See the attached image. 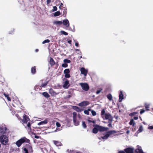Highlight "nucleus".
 Listing matches in <instances>:
<instances>
[{"label": "nucleus", "mask_w": 153, "mask_h": 153, "mask_svg": "<svg viewBox=\"0 0 153 153\" xmlns=\"http://www.w3.org/2000/svg\"><path fill=\"white\" fill-rule=\"evenodd\" d=\"M143 124H146V123H145V122H143Z\"/></svg>", "instance_id": "nucleus-64"}, {"label": "nucleus", "mask_w": 153, "mask_h": 153, "mask_svg": "<svg viewBox=\"0 0 153 153\" xmlns=\"http://www.w3.org/2000/svg\"><path fill=\"white\" fill-rule=\"evenodd\" d=\"M101 90H98L96 92V94H99L101 92Z\"/></svg>", "instance_id": "nucleus-50"}, {"label": "nucleus", "mask_w": 153, "mask_h": 153, "mask_svg": "<svg viewBox=\"0 0 153 153\" xmlns=\"http://www.w3.org/2000/svg\"><path fill=\"white\" fill-rule=\"evenodd\" d=\"M49 93L52 96H54L56 95L57 94L52 89H50L49 90Z\"/></svg>", "instance_id": "nucleus-15"}, {"label": "nucleus", "mask_w": 153, "mask_h": 153, "mask_svg": "<svg viewBox=\"0 0 153 153\" xmlns=\"http://www.w3.org/2000/svg\"><path fill=\"white\" fill-rule=\"evenodd\" d=\"M137 114V113L136 112H134V113H131V114H130L129 115L130 116H134V115H135L136 114Z\"/></svg>", "instance_id": "nucleus-44"}, {"label": "nucleus", "mask_w": 153, "mask_h": 153, "mask_svg": "<svg viewBox=\"0 0 153 153\" xmlns=\"http://www.w3.org/2000/svg\"><path fill=\"white\" fill-rule=\"evenodd\" d=\"M78 117L80 118V117H81V116H80V114H78Z\"/></svg>", "instance_id": "nucleus-60"}, {"label": "nucleus", "mask_w": 153, "mask_h": 153, "mask_svg": "<svg viewBox=\"0 0 153 153\" xmlns=\"http://www.w3.org/2000/svg\"><path fill=\"white\" fill-rule=\"evenodd\" d=\"M0 140L2 144L5 145L7 144L8 140L7 136L2 135L0 137Z\"/></svg>", "instance_id": "nucleus-3"}, {"label": "nucleus", "mask_w": 153, "mask_h": 153, "mask_svg": "<svg viewBox=\"0 0 153 153\" xmlns=\"http://www.w3.org/2000/svg\"><path fill=\"white\" fill-rule=\"evenodd\" d=\"M73 121L75 122L76 121V117L77 116V113L76 112H74L73 113Z\"/></svg>", "instance_id": "nucleus-21"}, {"label": "nucleus", "mask_w": 153, "mask_h": 153, "mask_svg": "<svg viewBox=\"0 0 153 153\" xmlns=\"http://www.w3.org/2000/svg\"><path fill=\"white\" fill-rule=\"evenodd\" d=\"M30 126L31 125L30 123H28L27 125V126H26V128H27V129L30 131L31 128H30Z\"/></svg>", "instance_id": "nucleus-23"}, {"label": "nucleus", "mask_w": 153, "mask_h": 153, "mask_svg": "<svg viewBox=\"0 0 153 153\" xmlns=\"http://www.w3.org/2000/svg\"><path fill=\"white\" fill-rule=\"evenodd\" d=\"M67 42L68 43L70 44H71V41L70 40H68V39L67 40Z\"/></svg>", "instance_id": "nucleus-48"}, {"label": "nucleus", "mask_w": 153, "mask_h": 153, "mask_svg": "<svg viewBox=\"0 0 153 153\" xmlns=\"http://www.w3.org/2000/svg\"><path fill=\"white\" fill-rule=\"evenodd\" d=\"M135 153H144L141 147L139 146H137V148L135 150Z\"/></svg>", "instance_id": "nucleus-9"}, {"label": "nucleus", "mask_w": 153, "mask_h": 153, "mask_svg": "<svg viewBox=\"0 0 153 153\" xmlns=\"http://www.w3.org/2000/svg\"><path fill=\"white\" fill-rule=\"evenodd\" d=\"M80 71L82 74L84 75V76H87L88 72V70L85 69L84 68L82 67L80 69Z\"/></svg>", "instance_id": "nucleus-7"}, {"label": "nucleus", "mask_w": 153, "mask_h": 153, "mask_svg": "<svg viewBox=\"0 0 153 153\" xmlns=\"http://www.w3.org/2000/svg\"><path fill=\"white\" fill-rule=\"evenodd\" d=\"M107 98L110 100H112V96L111 94H109L107 96Z\"/></svg>", "instance_id": "nucleus-33"}, {"label": "nucleus", "mask_w": 153, "mask_h": 153, "mask_svg": "<svg viewBox=\"0 0 153 153\" xmlns=\"http://www.w3.org/2000/svg\"><path fill=\"white\" fill-rule=\"evenodd\" d=\"M72 108L78 112H81L82 110L80 109L78 107L73 106H72Z\"/></svg>", "instance_id": "nucleus-16"}, {"label": "nucleus", "mask_w": 153, "mask_h": 153, "mask_svg": "<svg viewBox=\"0 0 153 153\" xmlns=\"http://www.w3.org/2000/svg\"><path fill=\"white\" fill-rule=\"evenodd\" d=\"M60 33L62 34H64L65 35H67L68 34V33L67 32H65L63 30H61L60 31Z\"/></svg>", "instance_id": "nucleus-34"}, {"label": "nucleus", "mask_w": 153, "mask_h": 153, "mask_svg": "<svg viewBox=\"0 0 153 153\" xmlns=\"http://www.w3.org/2000/svg\"><path fill=\"white\" fill-rule=\"evenodd\" d=\"M63 62L64 63H70L71 62V61L70 60L65 59H64Z\"/></svg>", "instance_id": "nucleus-30"}, {"label": "nucleus", "mask_w": 153, "mask_h": 153, "mask_svg": "<svg viewBox=\"0 0 153 153\" xmlns=\"http://www.w3.org/2000/svg\"><path fill=\"white\" fill-rule=\"evenodd\" d=\"M97 127L98 131H107L108 129V128L107 127H103L98 125H97Z\"/></svg>", "instance_id": "nucleus-8"}, {"label": "nucleus", "mask_w": 153, "mask_h": 153, "mask_svg": "<svg viewBox=\"0 0 153 153\" xmlns=\"http://www.w3.org/2000/svg\"><path fill=\"white\" fill-rule=\"evenodd\" d=\"M24 150L25 151L26 153H27V150L26 148H25Z\"/></svg>", "instance_id": "nucleus-53"}, {"label": "nucleus", "mask_w": 153, "mask_h": 153, "mask_svg": "<svg viewBox=\"0 0 153 153\" xmlns=\"http://www.w3.org/2000/svg\"><path fill=\"white\" fill-rule=\"evenodd\" d=\"M91 114L93 116H94L96 115V112L94 110H91Z\"/></svg>", "instance_id": "nucleus-37"}, {"label": "nucleus", "mask_w": 153, "mask_h": 153, "mask_svg": "<svg viewBox=\"0 0 153 153\" xmlns=\"http://www.w3.org/2000/svg\"><path fill=\"white\" fill-rule=\"evenodd\" d=\"M74 123L75 125L76 126H78L79 124V122L78 121H77L76 119V121H75V122H74Z\"/></svg>", "instance_id": "nucleus-42"}, {"label": "nucleus", "mask_w": 153, "mask_h": 153, "mask_svg": "<svg viewBox=\"0 0 153 153\" xmlns=\"http://www.w3.org/2000/svg\"><path fill=\"white\" fill-rule=\"evenodd\" d=\"M47 84H48L47 82H44V83H43V84H42L40 85V87H45V86L47 85Z\"/></svg>", "instance_id": "nucleus-31"}, {"label": "nucleus", "mask_w": 153, "mask_h": 153, "mask_svg": "<svg viewBox=\"0 0 153 153\" xmlns=\"http://www.w3.org/2000/svg\"><path fill=\"white\" fill-rule=\"evenodd\" d=\"M143 130V128L142 126H140L138 130V133H140Z\"/></svg>", "instance_id": "nucleus-25"}, {"label": "nucleus", "mask_w": 153, "mask_h": 153, "mask_svg": "<svg viewBox=\"0 0 153 153\" xmlns=\"http://www.w3.org/2000/svg\"><path fill=\"white\" fill-rule=\"evenodd\" d=\"M42 95L45 97L48 98L50 96L46 92H44L42 94Z\"/></svg>", "instance_id": "nucleus-24"}, {"label": "nucleus", "mask_w": 153, "mask_h": 153, "mask_svg": "<svg viewBox=\"0 0 153 153\" xmlns=\"http://www.w3.org/2000/svg\"><path fill=\"white\" fill-rule=\"evenodd\" d=\"M60 130H61V129H60L59 128H57L56 129L55 131L54 132H56V131H59Z\"/></svg>", "instance_id": "nucleus-49"}, {"label": "nucleus", "mask_w": 153, "mask_h": 153, "mask_svg": "<svg viewBox=\"0 0 153 153\" xmlns=\"http://www.w3.org/2000/svg\"><path fill=\"white\" fill-rule=\"evenodd\" d=\"M68 66V65L67 64L64 63L62 65V66L64 68H66Z\"/></svg>", "instance_id": "nucleus-38"}, {"label": "nucleus", "mask_w": 153, "mask_h": 153, "mask_svg": "<svg viewBox=\"0 0 153 153\" xmlns=\"http://www.w3.org/2000/svg\"><path fill=\"white\" fill-rule=\"evenodd\" d=\"M60 13L59 11H57L55 12L54 13V16H58L60 15Z\"/></svg>", "instance_id": "nucleus-28"}, {"label": "nucleus", "mask_w": 153, "mask_h": 153, "mask_svg": "<svg viewBox=\"0 0 153 153\" xmlns=\"http://www.w3.org/2000/svg\"><path fill=\"white\" fill-rule=\"evenodd\" d=\"M65 77L66 78H69L70 77V76L69 74H65Z\"/></svg>", "instance_id": "nucleus-39"}, {"label": "nucleus", "mask_w": 153, "mask_h": 153, "mask_svg": "<svg viewBox=\"0 0 153 153\" xmlns=\"http://www.w3.org/2000/svg\"><path fill=\"white\" fill-rule=\"evenodd\" d=\"M82 125L84 128H85L86 127V125L84 122H82Z\"/></svg>", "instance_id": "nucleus-41"}, {"label": "nucleus", "mask_w": 153, "mask_h": 153, "mask_svg": "<svg viewBox=\"0 0 153 153\" xmlns=\"http://www.w3.org/2000/svg\"><path fill=\"white\" fill-rule=\"evenodd\" d=\"M29 120V119L27 117L26 115H24L23 116V119L22 120V122L24 123H26L27 121Z\"/></svg>", "instance_id": "nucleus-13"}, {"label": "nucleus", "mask_w": 153, "mask_h": 153, "mask_svg": "<svg viewBox=\"0 0 153 153\" xmlns=\"http://www.w3.org/2000/svg\"><path fill=\"white\" fill-rule=\"evenodd\" d=\"M30 142V141L29 139L25 137H23L17 141L16 143V144L18 147H19L24 143L26 142L29 143Z\"/></svg>", "instance_id": "nucleus-2"}, {"label": "nucleus", "mask_w": 153, "mask_h": 153, "mask_svg": "<svg viewBox=\"0 0 153 153\" xmlns=\"http://www.w3.org/2000/svg\"><path fill=\"white\" fill-rule=\"evenodd\" d=\"M35 137L36 138H37V139H38L39 138V136H35Z\"/></svg>", "instance_id": "nucleus-57"}, {"label": "nucleus", "mask_w": 153, "mask_h": 153, "mask_svg": "<svg viewBox=\"0 0 153 153\" xmlns=\"http://www.w3.org/2000/svg\"><path fill=\"white\" fill-rule=\"evenodd\" d=\"M31 148H32L31 147V146H30V151H31V152H32V149H31Z\"/></svg>", "instance_id": "nucleus-61"}, {"label": "nucleus", "mask_w": 153, "mask_h": 153, "mask_svg": "<svg viewBox=\"0 0 153 153\" xmlns=\"http://www.w3.org/2000/svg\"><path fill=\"white\" fill-rule=\"evenodd\" d=\"M57 7L56 6H55L53 7V9L52 10V12H54L57 10Z\"/></svg>", "instance_id": "nucleus-36"}, {"label": "nucleus", "mask_w": 153, "mask_h": 153, "mask_svg": "<svg viewBox=\"0 0 153 153\" xmlns=\"http://www.w3.org/2000/svg\"><path fill=\"white\" fill-rule=\"evenodd\" d=\"M70 73V70L68 69H66L64 71V74H69Z\"/></svg>", "instance_id": "nucleus-29"}, {"label": "nucleus", "mask_w": 153, "mask_h": 153, "mask_svg": "<svg viewBox=\"0 0 153 153\" xmlns=\"http://www.w3.org/2000/svg\"><path fill=\"white\" fill-rule=\"evenodd\" d=\"M51 0H47V4H49L51 2Z\"/></svg>", "instance_id": "nucleus-46"}, {"label": "nucleus", "mask_w": 153, "mask_h": 153, "mask_svg": "<svg viewBox=\"0 0 153 153\" xmlns=\"http://www.w3.org/2000/svg\"><path fill=\"white\" fill-rule=\"evenodd\" d=\"M53 23L56 25H59L62 24V21H57L54 22Z\"/></svg>", "instance_id": "nucleus-18"}, {"label": "nucleus", "mask_w": 153, "mask_h": 153, "mask_svg": "<svg viewBox=\"0 0 153 153\" xmlns=\"http://www.w3.org/2000/svg\"><path fill=\"white\" fill-rule=\"evenodd\" d=\"M4 95L7 98L8 96V95L6 94H4Z\"/></svg>", "instance_id": "nucleus-56"}, {"label": "nucleus", "mask_w": 153, "mask_h": 153, "mask_svg": "<svg viewBox=\"0 0 153 153\" xmlns=\"http://www.w3.org/2000/svg\"><path fill=\"white\" fill-rule=\"evenodd\" d=\"M89 104V102L88 101H83L78 104L80 106L82 107L86 106Z\"/></svg>", "instance_id": "nucleus-11"}, {"label": "nucleus", "mask_w": 153, "mask_h": 153, "mask_svg": "<svg viewBox=\"0 0 153 153\" xmlns=\"http://www.w3.org/2000/svg\"><path fill=\"white\" fill-rule=\"evenodd\" d=\"M148 129H153V126H149L148 127Z\"/></svg>", "instance_id": "nucleus-47"}, {"label": "nucleus", "mask_w": 153, "mask_h": 153, "mask_svg": "<svg viewBox=\"0 0 153 153\" xmlns=\"http://www.w3.org/2000/svg\"><path fill=\"white\" fill-rule=\"evenodd\" d=\"M115 133L114 131H111L107 132V134L103 137H102V138L103 139H106L109 137V136L112 134Z\"/></svg>", "instance_id": "nucleus-6"}, {"label": "nucleus", "mask_w": 153, "mask_h": 153, "mask_svg": "<svg viewBox=\"0 0 153 153\" xmlns=\"http://www.w3.org/2000/svg\"><path fill=\"white\" fill-rule=\"evenodd\" d=\"M50 58L49 63L51 66H53L55 64V62L53 58L51 57Z\"/></svg>", "instance_id": "nucleus-19"}, {"label": "nucleus", "mask_w": 153, "mask_h": 153, "mask_svg": "<svg viewBox=\"0 0 153 153\" xmlns=\"http://www.w3.org/2000/svg\"><path fill=\"white\" fill-rule=\"evenodd\" d=\"M63 5V4L62 3H61V4H60V6L59 7V8L60 9H62L61 7Z\"/></svg>", "instance_id": "nucleus-51"}, {"label": "nucleus", "mask_w": 153, "mask_h": 153, "mask_svg": "<svg viewBox=\"0 0 153 153\" xmlns=\"http://www.w3.org/2000/svg\"><path fill=\"white\" fill-rule=\"evenodd\" d=\"M119 153H125L124 152L120 151L119 152Z\"/></svg>", "instance_id": "nucleus-59"}, {"label": "nucleus", "mask_w": 153, "mask_h": 153, "mask_svg": "<svg viewBox=\"0 0 153 153\" xmlns=\"http://www.w3.org/2000/svg\"><path fill=\"white\" fill-rule=\"evenodd\" d=\"M81 86L82 89L85 91H87L88 90L89 88V87L88 85L86 83H80L79 84Z\"/></svg>", "instance_id": "nucleus-5"}, {"label": "nucleus", "mask_w": 153, "mask_h": 153, "mask_svg": "<svg viewBox=\"0 0 153 153\" xmlns=\"http://www.w3.org/2000/svg\"><path fill=\"white\" fill-rule=\"evenodd\" d=\"M7 100L9 101H11V99H10V97H9L8 96L7 97Z\"/></svg>", "instance_id": "nucleus-52"}, {"label": "nucleus", "mask_w": 153, "mask_h": 153, "mask_svg": "<svg viewBox=\"0 0 153 153\" xmlns=\"http://www.w3.org/2000/svg\"><path fill=\"white\" fill-rule=\"evenodd\" d=\"M123 92L122 91H121L120 92L119 95V101L120 102H121L122 101V100L123 99Z\"/></svg>", "instance_id": "nucleus-14"}, {"label": "nucleus", "mask_w": 153, "mask_h": 153, "mask_svg": "<svg viewBox=\"0 0 153 153\" xmlns=\"http://www.w3.org/2000/svg\"><path fill=\"white\" fill-rule=\"evenodd\" d=\"M75 50L76 51H79V50L78 49H76Z\"/></svg>", "instance_id": "nucleus-62"}, {"label": "nucleus", "mask_w": 153, "mask_h": 153, "mask_svg": "<svg viewBox=\"0 0 153 153\" xmlns=\"http://www.w3.org/2000/svg\"><path fill=\"white\" fill-rule=\"evenodd\" d=\"M62 22L64 25L65 26V27H69L70 25L69 22V21L68 19H64L63 20Z\"/></svg>", "instance_id": "nucleus-10"}, {"label": "nucleus", "mask_w": 153, "mask_h": 153, "mask_svg": "<svg viewBox=\"0 0 153 153\" xmlns=\"http://www.w3.org/2000/svg\"><path fill=\"white\" fill-rule=\"evenodd\" d=\"M75 45L76 46L78 47L79 45V44H78V43L76 42L75 43Z\"/></svg>", "instance_id": "nucleus-55"}, {"label": "nucleus", "mask_w": 153, "mask_h": 153, "mask_svg": "<svg viewBox=\"0 0 153 153\" xmlns=\"http://www.w3.org/2000/svg\"><path fill=\"white\" fill-rule=\"evenodd\" d=\"M134 149L128 148L125 149V152L127 153H133Z\"/></svg>", "instance_id": "nucleus-12"}, {"label": "nucleus", "mask_w": 153, "mask_h": 153, "mask_svg": "<svg viewBox=\"0 0 153 153\" xmlns=\"http://www.w3.org/2000/svg\"><path fill=\"white\" fill-rule=\"evenodd\" d=\"M53 142L54 144L57 146H60L62 145V144L60 142L56 141H54Z\"/></svg>", "instance_id": "nucleus-22"}, {"label": "nucleus", "mask_w": 153, "mask_h": 153, "mask_svg": "<svg viewBox=\"0 0 153 153\" xmlns=\"http://www.w3.org/2000/svg\"><path fill=\"white\" fill-rule=\"evenodd\" d=\"M62 83L63 87L64 88H68L70 86L69 81L66 79H64Z\"/></svg>", "instance_id": "nucleus-4"}, {"label": "nucleus", "mask_w": 153, "mask_h": 153, "mask_svg": "<svg viewBox=\"0 0 153 153\" xmlns=\"http://www.w3.org/2000/svg\"><path fill=\"white\" fill-rule=\"evenodd\" d=\"M91 111L90 109H88L87 110H85L84 111L85 114L88 115L89 114V111Z\"/></svg>", "instance_id": "nucleus-32"}, {"label": "nucleus", "mask_w": 153, "mask_h": 153, "mask_svg": "<svg viewBox=\"0 0 153 153\" xmlns=\"http://www.w3.org/2000/svg\"><path fill=\"white\" fill-rule=\"evenodd\" d=\"M56 125L57 127H59L61 126V125L59 123L56 122Z\"/></svg>", "instance_id": "nucleus-40"}, {"label": "nucleus", "mask_w": 153, "mask_h": 153, "mask_svg": "<svg viewBox=\"0 0 153 153\" xmlns=\"http://www.w3.org/2000/svg\"><path fill=\"white\" fill-rule=\"evenodd\" d=\"M36 68H35V67H32L31 68V72L32 73H33V74H35L36 72Z\"/></svg>", "instance_id": "nucleus-27"}, {"label": "nucleus", "mask_w": 153, "mask_h": 153, "mask_svg": "<svg viewBox=\"0 0 153 153\" xmlns=\"http://www.w3.org/2000/svg\"><path fill=\"white\" fill-rule=\"evenodd\" d=\"M145 108H146V109H147V110H149L148 108H149V105L147 104H146L145 105Z\"/></svg>", "instance_id": "nucleus-43"}, {"label": "nucleus", "mask_w": 153, "mask_h": 153, "mask_svg": "<svg viewBox=\"0 0 153 153\" xmlns=\"http://www.w3.org/2000/svg\"><path fill=\"white\" fill-rule=\"evenodd\" d=\"M108 126H111V124H109L108 125Z\"/></svg>", "instance_id": "nucleus-63"}, {"label": "nucleus", "mask_w": 153, "mask_h": 153, "mask_svg": "<svg viewBox=\"0 0 153 153\" xmlns=\"http://www.w3.org/2000/svg\"><path fill=\"white\" fill-rule=\"evenodd\" d=\"M48 123V120H45L43 121H41L38 123V125L39 126L41 125H43L47 123Z\"/></svg>", "instance_id": "nucleus-20"}, {"label": "nucleus", "mask_w": 153, "mask_h": 153, "mask_svg": "<svg viewBox=\"0 0 153 153\" xmlns=\"http://www.w3.org/2000/svg\"><path fill=\"white\" fill-rule=\"evenodd\" d=\"M101 115V117L103 119L108 120L111 121L112 120L113 117L112 116L109 114L106 113L104 109L102 111Z\"/></svg>", "instance_id": "nucleus-1"}, {"label": "nucleus", "mask_w": 153, "mask_h": 153, "mask_svg": "<svg viewBox=\"0 0 153 153\" xmlns=\"http://www.w3.org/2000/svg\"><path fill=\"white\" fill-rule=\"evenodd\" d=\"M50 42V40L49 39H46V40H45L44 41L42 42V43L43 44H44L47 43H49Z\"/></svg>", "instance_id": "nucleus-35"}, {"label": "nucleus", "mask_w": 153, "mask_h": 153, "mask_svg": "<svg viewBox=\"0 0 153 153\" xmlns=\"http://www.w3.org/2000/svg\"><path fill=\"white\" fill-rule=\"evenodd\" d=\"M145 112V110L144 109H141L140 112V114L143 113Z\"/></svg>", "instance_id": "nucleus-45"}, {"label": "nucleus", "mask_w": 153, "mask_h": 153, "mask_svg": "<svg viewBox=\"0 0 153 153\" xmlns=\"http://www.w3.org/2000/svg\"><path fill=\"white\" fill-rule=\"evenodd\" d=\"M94 128L93 129V132L94 133L96 134L98 131L97 127V125H94Z\"/></svg>", "instance_id": "nucleus-17"}, {"label": "nucleus", "mask_w": 153, "mask_h": 153, "mask_svg": "<svg viewBox=\"0 0 153 153\" xmlns=\"http://www.w3.org/2000/svg\"><path fill=\"white\" fill-rule=\"evenodd\" d=\"M138 118L137 117H134V119L135 120H137L138 119Z\"/></svg>", "instance_id": "nucleus-54"}, {"label": "nucleus", "mask_w": 153, "mask_h": 153, "mask_svg": "<svg viewBox=\"0 0 153 153\" xmlns=\"http://www.w3.org/2000/svg\"><path fill=\"white\" fill-rule=\"evenodd\" d=\"M37 87H39V86H36L35 87V90H37V89L38 88H37Z\"/></svg>", "instance_id": "nucleus-58"}, {"label": "nucleus", "mask_w": 153, "mask_h": 153, "mask_svg": "<svg viewBox=\"0 0 153 153\" xmlns=\"http://www.w3.org/2000/svg\"><path fill=\"white\" fill-rule=\"evenodd\" d=\"M129 124L130 125H132L133 126H134L135 124V123H134L133 120L132 119L129 122Z\"/></svg>", "instance_id": "nucleus-26"}]
</instances>
